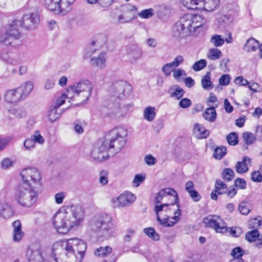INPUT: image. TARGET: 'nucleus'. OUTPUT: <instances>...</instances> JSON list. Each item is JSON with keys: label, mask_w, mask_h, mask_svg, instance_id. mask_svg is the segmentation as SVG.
<instances>
[{"label": "nucleus", "mask_w": 262, "mask_h": 262, "mask_svg": "<svg viewBox=\"0 0 262 262\" xmlns=\"http://www.w3.org/2000/svg\"><path fill=\"white\" fill-rule=\"evenodd\" d=\"M259 47V42L254 38H250L246 42L244 50L250 52L255 51Z\"/></svg>", "instance_id": "7c9ffc66"}, {"label": "nucleus", "mask_w": 262, "mask_h": 262, "mask_svg": "<svg viewBox=\"0 0 262 262\" xmlns=\"http://www.w3.org/2000/svg\"><path fill=\"white\" fill-rule=\"evenodd\" d=\"M174 68L171 64L170 62L165 64L162 68V72L164 73L165 76H169L171 71H173V69Z\"/></svg>", "instance_id": "4d7b16f0"}, {"label": "nucleus", "mask_w": 262, "mask_h": 262, "mask_svg": "<svg viewBox=\"0 0 262 262\" xmlns=\"http://www.w3.org/2000/svg\"><path fill=\"white\" fill-rule=\"evenodd\" d=\"M10 112L11 114L15 115L18 118H24L27 115L26 111L20 108H13L10 110Z\"/></svg>", "instance_id": "5fc2aeb1"}, {"label": "nucleus", "mask_w": 262, "mask_h": 262, "mask_svg": "<svg viewBox=\"0 0 262 262\" xmlns=\"http://www.w3.org/2000/svg\"><path fill=\"white\" fill-rule=\"evenodd\" d=\"M136 8L134 6L127 5L121 7V13L116 14L114 19L118 24L127 23L134 18Z\"/></svg>", "instance_id": "dca6fc26"}, {"label": "nucleus", "mask_w": 262, "mask_h": 262, "mask_svg": "<svg viewBox=\"0 0 262 262\" xmlns=\"http://www.w3.org/2000/svg\"><path fill=\"white\" fill-rule=\"evenodd\" d=\"M154 15V10L152 8L143 10L138 13L139 17L144 19L151 17Z\"/></svg>", "instance_id": "de8ad7c7"}, {"label": "nucleus", "mask_w": 262, "mask_h": 262, "mask_svg": "<svg viewBox=\"0 0 262 262\" xmlns=\"http://www.w3.org/2000/svg\"><path fill=\"white\" fill-rule=\"evenodd\" d=\"M83 217L84 211L80 206L67 205L64 207L63 211L55 213L53 224L58 232L66 234L73 227L80 225Z\"/></svg>", "instance_id": "f03ea898"}, {"label": "nucleus", "mask_w": 262, "mask_h": 262, "mask_svg": "<svg viewBox=\"0 0 262 262\" xmlns=\"http://www.w3.org/2000/svg\"><path fill=\"white\" fill-rule=\"evenodd\" d=\"M21 26L28 30H33L36 28L39 22V16L37 12L26 14L23 15L20 20Z\"/></svg>", "instance_id": "a211bd4d"}, {"label": "nucleus", "mask_w": 262, "mask_h": 262, "mask_svg": "<svg viewBox=\"0 0 262 262\" xmlns=\"http://www.w3.org/2000/svg\"><path fill=\"white\" fill-rule=\"evenodd\" d=\"M203 116L205 119L210 122H214L217 116L215 107H210L206 108L203 114Z\"/></svg>", "instance_id": "c85d7f7f"}, {"label": "nucleus", "mask_w": 262, "mask_h": 262, "mask_svg": "<svg viewBox=\"0 0 262 262\" xmlns=\"http://www.w3.org/2000/svg\"><path fill=\"white\" fill-rule=\"evenodd\" d=\"M89 231L92 236L98 239H108L113 232L112 217L107 214L95 215L90 221Z\"/></svg>", "instance_id": "20e7f679"}, {"label": "nucleus", "mask_w": 262, "mask_h": 262, "mask_svg": "<svg viewBox=\"0 0 262 262\" xmlns=\"http://www.w3.org/2000/svg\"><path fill=\"white\" fill-rule=\"evenodd\" d=\"M21 27V21L19 20H14L6 27L5 30H1L0 32L2 34H5V35H12L15 37H21V35L19 31V28Z\"/></svg>", "instance_id": "6ab92c4d"}, {"label": "nucleus", "mask_w": 262, "mask_h": 262, "mask_svg": "<svg viewBox=\"0 0 262 262\" xmlns=\"http://www.w3.org/2000/svg\"><path fill=\"white\" fill-rule=\"evenodd\" d=\"M184 62L183 57L181 55L177 56L174 60L170 62L171 64L174 68H176L179 67L181 64Z\"/></svg>", "instance_id": "0e129e2a"}, {"label": "nucleus", "mask_w": 262, "mask_h": 262, "mask_svg": "<svg viewBox=\"0 0 262 262\" xmlns=\"http://www.w3.org/2000/svg\"><path fill=\"white\" fill-rule=\"evenodd\" d=\"M227 141L230 145H235L238 143V136L235 132L229 134L226 137Z\"/></svg>", "instance_id": "49530a36"}, {"label": "nucleus", "mask_w": 262, "mask_h": 262, "mask_svg": "<svg viewBox=\"0 0 262 262\" xmlns=\"http://www.w3.org/2000/svg\"><path fill=\"white\" fill-rule=\"evenodd\" d=\"M188 193L194 202H198L201 199V195L195 190L190 191Z\"/></svg>", "instance_id": "774afa93"}, {"label": "nucleus", "mask_w": 262, "mask_h": 262, "mask_svg": "<svg viewBox=\"0 0 262 262\" xmlns=\"http://www.w3.org/2000/svg\"><path fill=\"white\" fill-rule=\"evenodd\" d=\"M76 0H45V7L50 11H56L64 15L72 9Z\"/></svg>", "instance_id": "f8f14e48"}, {"label": "nucleus", "mask_w": 262, "mask_h": 262, "mask_svg": "<svg viewBox=\"0 0 262 262\" xmlns=\"http://www.w3.org/2000/svg\"><path fill=\"white\" fill-rule=\"evenodd\" d=\"M22 183L20 184H24L27 186L36 188L37 185H40L41 179L39 171L34 167H28L24 169L20 172Z\"/></svg>", "instance_id": "9b49d317"}, {"label": "nucleus", "mask_w": 262, "mask_h": 262, "mask_svg": "<svg viewBox=\"0 0 262 262\" xmlns=\"http://www.w3.org/2000/svg\"><path fill=\"white\" fill-rule=\"evenodd\" d=\"M207 62L205 59H201L195 62L192 66V69L195 71H199L206 67Z\"/></svg>", "instance_id": "8fccbe9b"}, {"label": "nucleus", "mask_w": 262, "mask_h": 262, "mask_svg": "<svg viewBox=\"0 0 262 262\" xmlns=\"http://www.w3.org/2000/svg\"><path fill=\"white\" fill-rule=\"evenodd\" d=\"M169 195H172L174 197V202L170 204V206H174L175 205L177 206V204H179V200L177 192L173 189L170 188L162 189L161 191H160L157 193V196L155 198V203L156 204L160 203L161 201L163 198Z\"/></svg>", "instance_id": "aec40b11"}, {"label": "nucleus", "mask_w": 262, "mask_h": 262, "mask_svg": "<svg viewBox=\"0 0 262 262\" xmlns=\"http://www.w3.org/2000/svg\"><path fill=\"white\" fill-rule=\"evenodd\" d=\"M95 44V41H93L91 45L87 46L84 51V54L86 57H88L92 55V54L94 53L96 51V49L93 48V46Z\"/></svg>", "instance_id": "680f3d73"}, {"label": "nucleus", "mask_w": 262, "mask_h": 262, "mask_svg": "<svg viewBox=\"0 0 262 262\" xmlns=\"http://www.w3.org/2000/svg\"><path fill=\"white\" fill-rule=\"evenodd\" d=\"M192 105V102L190 99L185 98H182L179 102V105L182 108H187Z\"/></svg>", "instance_id": "13d9d810"}, {"label": "nucleus", "mask_w": 262, "mask_h": 262, "mask_svg": "<svg viewBox=\"0 0 262 262\" xmlns=\"http://www.w3.org/2000/svg\"><path fill=\"white\" fill-rule=\"evenodd\" d=\"M62 113V111L54 106H52L50 109L48 118L51 122H53L59 119Z\"/></svg>", "instance_id": "c756f323"}, {"label": "nucleus", "mask_w": 262, "mask_h": 262, "mask_svg": "<svg viewBox=\"0 0 262 262\" xmlns=\"http://www.w3.org/2000/svg\"><path fill=\"white\" fill-rule=\"evenodd\" d=\"M168 206L171 207L170 205L165 203L160 205H157L154 208V211L157 215V219L161 225H165L166 224L167 217H163V219H161V214L163 211L166 212L168 209L171 210V208H168Z\"/></svg>", "instance_id": "393cba45"}, {"label": "nucleus", "mask_w": 262, "mask_h": 262, "mask_svg": "<svg viewBox=\"0 0 262 262\" xmlns=\"http://www.w3.org/2000/svg\"><path fill=\"white\" fill-rule=\"evenodd\" d=\"M35 188L19 184L14 193V199L21 206L30 207L37 201L38 193Z\"/></svg>", "instance_id": "423d86ee"}, {"label": "nucleus", "mask_w": 262, "mask_h": 262, "mask_svg": "<svg viewBox=\"0 0 262 262\" xmlns=\"http://www.w3.org/2000/svg\"><path fill=\"white\" fill-rule=\"evenodd\" d=\"M14 162L9 158H5L1 162V167L3 169H7L12 166Z\"/></svg>", "instance_id": "e2e57ef3"}, {"label": "nucleus", "mask_w": 262, "mask_h": 262, "mask_svg": "<svg viewBox=\"0 0 262 262\" xmlns=\"http://www.w3.org/2000/svg\"><path fill=\"white\" fill-rule=\"evenodd\" d=\"M144 162L148 165L151 166L156 163V160L152 155H148L145 156L144 159Z\"/></svg>", "instance_id": "338daca9"}, {"label": "nucleus", "mask_w": 262, "mask_h": 262, "mask_svg": "<svg viewBox=\"0 0 262 262\" xmlns=\"http://www.w3.org/2000/svg\"><path fill=\"white\" fill-rule=\"evenodd\" d=\"M66 99H69V102L71 100L73 99V98H70L68 97V93L67 92L66 94H63L57 99L56 103L53 106L59 108V107L64 103Z\"/></svg>", "instance_id": "3c124183"}, {"label": "nucleus", "mask_w": 262, "mask_h": 262, "mask_svg": "<svg viewBox=\"0 0 262 262\" xmlns=\"http://www.w3.org/2000/svg\"><path fill=\"white\" fill-rule=\"evenodd\" d=\"M222 177L224 180L229 182L234 178V172L232 169L226 168L223 169L222 172Z\"/></svg>", "instance_id": "a19ab883"}, {"label": "nucleus", "mask_w": 262, "mask_h": 262, "mask_svg": "<svg viewBox=\"0 0 262 262\" xmlns=\"http://www.w3.org/2000/svg\"><path fill=\"white\" fill-rule=\"evenodd\" d=\"M127 130L119 126L114 128L106 135L105 141L110 149L114 148L118 152L125 146L126 142Z\"/></svg>", "instance_id": "0eeeda50"}, {"label": "nucleus", "mask_w": 262, "mask_h": 262, "mask_svg": "<svg viewBox=\"0 0 262 262\" xmlns=\"http://www.w3.org/2000/svg\"><path fill=\"white\" fill-rule=\"evenodd\" d=\"M112 251V248L109 246L105 247H100L95 250V254L99 257H103L110 254Z\"/></svg>", "instance_id": "58836bf2"}, {"label": "nucleus", "mask_w": 262, "mask_h": 262, "mask_svg": "<svg viewBox=\"0 0 262 262\" xmlns=\"http://www.w3.org/2000/svg\"><path fill=\"white\" fill-rule=\"evenodd\" d=\"M33 89L32 82L26 81L17 88L7 90L4 95V99L10 103L20 102L25 100L29 95Z\"/></svg>", "instance_id": "6e6552de"}, {"label": "nucleus", "mask_w": 262, "mask_h": 262, "mask_svg": "<svg viewBox=\"0 0 262 262\" xmlns=\"http://www.w3.org/2000/svg\"><path fill=\"white\" fill-rule=\"evenodd\" d=\"M121 100L110 96L103 105L102 112L106 115L113 118H118L124 115L127 108L121 104Z\"/></svg>", "instance_id": "1a4fd4ad"}, {"label": "nucleus", "mask_w": 262, "mask_h": 262, "mask_svg": "<svg viewBox=\"0 0 262 262\" xmlns=\"http://www.w3.org/2000/svg\"><path fill=\"white\" fill-rule=\"evenodd\" d=\"M92 89L91 82L82 79L68 88V97L77 101H85L90 96Z\"/></svg>", "instance_id": "39448f33"}, {"label": "nucleus", "mask_w": 262, "mask_h": 262, "mask_svg": "<svg viewBox=\"0 0 262 262\" xmlns=\"http://www.w3.org/2000/svg\"><path fill=\"white\" fill-rule=\"evenodd\" d=\"M231 80V77L228 74L223 75L219 79V84L221 85H228Z\"/></svg>", "instance_id": "052dcab7"}, {"label": "nucleus", "mask_w": 262, "mask_h": 262, "mask_svg": "<svg viewBox=\"0 0 262 262\" xmlns=\"http://www.w3.org/2000/svg\"><path fill=\"white\" fill-rule=\"evenodd\" d=\"M0 32V43H2L6 46L16 48L19 47L21 42L19 40L20 37H15L12 35H5Z\"/></svg>", "instance_id": "412c9836"}, {"label": "nucleus", "mask_w": 262, "mask_h": 262, "mask_svg": "<svg viewBox=\"0 0 262 262\" xmlns=\"http://www.w3.org/2000/svg\"><path fill=\"white\" fill-rule=\"evenodd\" d=\"M86 249L85 243L77 238L58 241L52 246L53 254L60 256V262H81ZM55 260L60 262L57 257Z\"/></svg>", "instance_id": "f257e3e1"}, {"label": "nucleus", "mask_w": 262, "mask_h": 262, "mask_svg": "<svg viewBox=\"0 0 262 262\" xmlns=\"http://www.w3.org/2000/svg\"><path fill=\"white\" fill-rule=\"evenodd\" d=\"M233 257L232 260L243 259L242 257L245 254V251L239 247H236L232 249L230 253Z\"/></svg>", "instance_id": "ea45409f"}, {"label": "nucleus", "mask_w": 262, "mask_h": 262, "mask_svg": "<svg viewBox=\"0 0 262 262\" xmlns=\"http://www.w3.org/2000/svg\"><path fill=\"white\" fill-rule=\"evenodd\" d=\"M238 210L243 215H247L251 210V207L249 203L242 202L239 204Z\"/></svg>", "instance_id": "37998d69"}, {"label": "nucleus", "mask_w": 262, "mask_h": 262, "mask_svg": "<svg viewBox=\"0 0 262 262\" xmlns=\"http://www.w3.org/2000/svg\"><path fill=\"white\" fill-rule=\"evenodd\" d=\"M202 88L205 90H210L213 89V85L211 81L210 73L207 72L201 80Z\"/></svg>", "instance_id": "f704fd0d"}, {"label": "nucleus", "mask_w": 262, "mask_h": 262, "mask_svg": "<svg viewBox=\"0 0 262 262\" xmlns=\"http://www.w3.org/2000/svg\"><path fill=\"white\" fill-rule=\"evenodd\" d=\"M203 221L205 227L212 228L216 232L224 233L228 230L225 223L219 215H209L204 217Z\"/></svg>", "instance_id": "2eb2a0df"}, {"label": "nucleus", "mask_w": 262, "mask_h": 262, "mask_svg": "<svg viewBox=\"0 0 262 262\" xmlns=\"http://www.w3.org/2000/svg\"><path fill=\"white\" fill-rule=\"evenodd\" d=\"M31 138L35 143H38L42 145L45 142L43 137L40 135L39 131H36L33 135L31 136Z\"/></svg>", "instance_id": "603ef678"}, {"label": "nucleus", "mask_w": 262, "mask_h": 262, "mask_svg": "<svg viewBox=\"0 0 262 262\" xmlns=\"http://www.w3.org/2000/svg\"><path fill=\"white\" fill-rule=\"evenodd\" d=\"M105 140L98 141L94 145L91 154L95 161L103 162L109 158L108 150L110 149Z\"/></svg>", "instance_id": "4468645a"}, {"label": "nucleus", "mask_w": 262, "mask_h": 262, "mask_svg": "<svg viewBox=\"0 0 262 262\" xmlns=\"http://www.w3.org/2000/svg\"><path fill=\"white\" fill-rule=\"evenodd\" d=\"M156 108L155 107L148 106L146 107L144 110V118L148 121H152L156 117Z\"/></svg>", "instance_id": "2f4dec72"}, {"label": "nucleus", "mask_w": 262, "mask_h": 262, "mask_svg": "<svg viewBox=\"0 0 262 262\" xmlns=\"http://www.w3.org/2000/svg\"><path fill=\"white\" fill-rule=\"evenodd\" d=\"M144 233L154 241H158L160 239V235L157 233L154 228H146L143 230Z\"/></svg>", "instance_id": "e433bc0d"}, {"label": "nucleus", "mask_w": 262, "mask_h": 262, "mask_svg": "<svg viewBox=\"0 0 262 262\" xmlns=\"http://www.w3.org/2000/svg\"><path fill=\"white\" fill-rule=\"evenodd\" d=\"M214 188L211 192L210 196L211 199L215 201L217 200L218 195L225 193L228 189L227 185L220 179L216 180Z\"/></svg>", "instance_id": "4be33fe9"}, {"label": "nucleus", "mask_w": 262, "mask_h": 262, "mask_svg": "<svg viewBox=\"0 0 262 262\" xmlns=\"http://www.w3.org/2000/svg\"><path fill=\"white\" fill-rule=\"evenodd\" d=\"M66 193L63 192H61L56 193L55 195V202L58 204L62 203L63 199L66 198Z\"/></svg>", "instance_id": "69168bd1"}, {"label": "nucleus", "mask_w": 262, "mask_h": 262, "mask_svg": "<svg viewBox=\"0 0 262 262\" xmlns=\"http://www.w3.org/2000/svg\"><path fill=\"white\" fill-rule=\"evenodd\" d=\"M219 0H202L199 4L200 8L202 7L207 11H212L219 5Z\"/></svg>", "instance_id": "bb28decb"}, {"label": "nucleus", "mask_w": 262, "mask_h": 262, "mask_svg": "<svg viewBox=\"0 0 262 262\" xmlns=\"http://www.w3.org/2000/svg\"><path fill=\"white\" fill-rule=\"evenodd\" d=\"M28 262H47L44 248L39 244L31 245L26 252Z\"/></svg>", "instance_id": "ddd939ff"}, {"label": "nucleus", "mask_w": 262, "mask_h": 262, "mask_svg": "<svg viewBox=\"0 0 262 262\" xmlns=\"http://www.w3.org/2000/svg\"><path fill=\"white\" fill-rule=\"evenodd\" d=\"M85 126L84 121L77 120L74 122V130L77 134H81L83 133V128Z\"/></svg>", "instance_id": "09e8293b"}, {"label": "nucleus", "mask_w": 262, "mask_h": 262, "mask_svg": "<svg viewBox=\"0 0 262 262\" xmlns=\"http://www.w3.org/2000/svg\"><path fill=\"white\" fill-rule=\"evenodd\" d=\"M225 42V39L221 37L219 35H213L210 39V42L213 44L215 47L222 46Z\"/></svg>", "instance_id": "c03bdc74"}, {"label": "nucleus", "mask_w": 262, "mask_h": 262, "mask_svg": "<svg viewBox=\"0 0 262 262\" xmlns=\"http://www.w3.org/2000/svg\"><path fill=\"white\" fill-rule=\"evenodd\" d=\"M226 148L225 146H222L216 147L214 150L213 157L215 159L221 160L226 154Z\"/></svg>", "instance_id": "79ce46f5"}, {"label": "nucleus", "mask_w": 262, "mask_h": 262, "mask_svg": "<svg viewBox=\"0 0 262 262\" xmlns=\"http://www.w3.org/2000/svg\"><path fill=\"white\" fill-rule=\"evenodd\" d=\"M168 93L171 97L179 100L183 97L185 92L180 86L174 85L169 89Z\"/></svg>", "instance_id": "cd10ccee"}, {"label": "nucleus", "mask_w": 262, "mask_h": 262, "mask_svg": "<svg viewBox=\"0 0 262 262\" xmlns=\"http://www.w3.org/2000/svg\"><path fill=\"white\" fill-rule=\"evenodd\" d=\"M132 91V85L127 81L119 80L114 82L110 90V96L120 100L127 98Z\"/></svg>", "instance_id": "9d476101"}, {"label": "nucleus", "mask_w": 262, "mask_h": 262, "mask_svg": "<svg viewBox=\"0 0 262 262\" xmlns=\"http://www.w3.org/2000/svg\"><path fill=\"white\" fill-rule=\"evenodd\" d=\"M251 159L248 157H244L242 161H238L235 165L236 171L240 174L245 173L248 170V164L250 163Z\"/></svg>", "instance_id": "a878e982"}, {"label": "nucleus", "mask_w": 262, "mask_h": 262, "mask_svg": "<svg viewBox=\"0 0 262 262\" xmlns=\"http://www.w3.org/2000/svg\"><path fill=\"white\" fill-rule=\"evenodd\" d=\"M106 53H100L97 57H93L91 58L90 62L92 65L100 69H103L106 66Z\"/></svg>", "instance_id": "b1692460"}, {"label": "nucleus", "mask_w": 262, "mask_h": 262, "mask_svg": "<svg viewBox=\"0 0 262 262\" xmlns=\"http://www.w3.org/2000/svg\"><path fill=\"white\" fill-rule=\"evenodd\" d=\"M205 23V20L200 15L185 14L173 26L172 34L176 37H186L194 33Z\"/></svg>", "instance_id": "7ed1b4c3"}, {"label": "nucleus", "mask_w": 262, "mask_h": 262, "mask_svg": "<svg viewBox=\"0 0 262 262\" xmlns=\"http://www.w3.org/2000/svg\"><path fill=\"white\" fill-rule=\"evenodd\" d=\"M194 131L199 138H206L209 136V131L205 129L203 125L196 123L194 125Z\"/></svg>", "instance_id": "473e14b6"}, {"label": "nucleus", "mask_w": 262, "mask_h": 262, "mask_svg": "<svg viewBox=\"0 0 262 262\" xmlns=\"http://www.w3.org/2000/svg\"><path fill=\"white\" fill-rule=\"evenodd\" d=\"M202 0H181L182 4L189 9H195Z\"/></svg>", "instance_id": "4c0bfd02"}, {"label": "nucleus", "mask_w": 262, "mask_h": 262, "mask_svg": "<svg viewBox=\"0 0 262 262\" xmlns=\"http://www.w3.org/2000/svg\"><path fill=\"white\" fill-rule=\"evenodd\" d=\"M230 233L232 236L237 237L243 234V230L239 227H233L230 228Z\"/></svg>", "instance_id": "bf43d9fd"}, {"label": "nucleus", "mask_w": 262, "mask_h": 262, "mask_svg": "<svg viewBox=\"0 0 262 262\" xmlns=\"http://www.w3.org/2000/svg\"><path fill=\"white\" fill-rule=\"evenodd\" d=\"M259 236V233L257 229L253 230L252 231L247 232L245 235L246 239L251 243L256 241V239Z\"/></svg>", "instance_id": "a18cd8bd"}, {"label": "nucleus", "mask_w": 262, "mask_h": 262, "mask_svg": "<svg viewBox=\"0 0 262 262\" xmlns=\"http://www.w3.org/2000/svg\"><path fill=\"white\" fill-rule=\"evenodd\" d=\"M243 136L245 143L248 145L252 144L255 140V138L251 133H244Z\"/></svg>", "instance_id": "864d4df0"}, {"label": "nucleus", "mask_w": 262, "mask_h": 262, "mask_svg": "<svg viewBox=\"0 0 262 262\" xmlns=\"http://www.w3.org/2000/svg\"><path fill=\"white\" fill-rule=\"evenodd\" d=\"M24 146L26 150L32 151L35 148L34 141L31 138L27 139L24 142Z\"/></svg>", "instance_id": "6e6d98bb"}, {"label": "nucleus", "mask_w": 262, "mask_h": 262, "mask_svg": "<svg viewBox=\"0 0 262 262\" xmlns=\"http://www.w3.org/2000/svg\"><path fill=\"white\" fill-rule=\"evenodd\" d=\"M177 210L174 212V216L171 217V219L174 221H168L169 216L168 215H165V217H167L166 220V223L165 225V226L166 227H172L173 226L176 222L180 220V216L181 215V210L180 209L179 204H177L176 206Z\"/></svg>", "instance_id": "72a5a7b5"}, {"label": "nucleus", "mask_w": 262, "mask_h": 262, "mask_svg": "<svg viewBox=\"0 0 262 262\" xmlns=\"http://www.w3.org/2000/svg\"><path fill=\"white\" fill-rule=\"evenodd\" d=\"M127 54L132 62H136L142 56L143 52L138 46L132 45L127 49Z\"/></svg>", "instance_id": "5701e85b"}, {"label": "nucleus", "mask_w": 262, "mask_h": 262, "mask_svg": "<svg viewBox=\"0 0 262 262\" xmlns=\"http://www.w3.org/2000/svg\"><path fill=\"white\" fill-rule=\"evenodd\" d=\"M136 200V196L130 192H126L120 195L117 198L112 199L113 207L120 208L127 206L132 204Z\"/></svg>", "instance_id": "f3484780"}, {"label": "nucleus", "mask_w": 262, "mask_h": 262, "mask_svg": "<svg viewBox=\"0 0 262 262\" xmlns=\"http://www.w3.org/2000/svg\"><path fill=\"white\" fill-rule=\"evenodd\" d=\"M221 51L217 48L210 49L207 55V57L212 60H215L219 59L222 56Z\"/></svg>", "instance_id": "c9c22d12"}]
</instances>
